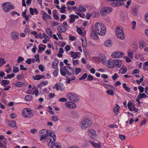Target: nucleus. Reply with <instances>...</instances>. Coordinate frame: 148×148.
<instances>
[{
	"label": "nucleus",
	"mask_w": 148,
	"mask_h": 148,
	"mask_svg": "<svg viewBox=\"0 0 148 148\" xmlns=\"http://www.w3.org/2000/svg\"><path fill=\"white\" fill-rule=\"evenodd\" d=\"M64 70L67 75L70 76L74 75V70L73 68L66 66L64 67Z\"/></svg>",
	"instance_id": "6e6552de"
},
{
	"label": "nucleus",
	"mask_w": 148,
	"mask_h": 148,
	"mask_svg": "<svg viewBox=\"0 0 148 148\" xmlns=\"http://www.w3.org/2000/svg\"><path fill=\"white\" fill-rule=\"evenodd\" d=\"M67 101V99H66L64 97L60 98L58 100L59 101L61 102H66Z\"/></svg>",
	"instance_id": "603ef678"
},
{
	"label": "nucleus",
	"mask_w": 148,
	"mask_h": 148,
	"mask_svg": "<svg viewBox=\"0 0 148 148\" xmlns=\"http://www.w3.org/2000/svg\"><path fill=\"white\" fill-rule=\"evenodd\" d=\"M120 71L121 74H125L127 71V69L125 66L123 65L120 69Z\"/></svg>",
	"instance_id": "4be33fe9"
},
{
	"label": "nucleus",
	"mask_w": 148,
	"mask_h": 148,
	"mask_svg": "<svg viewBox=\"0 0 148 148\" xmlns=\"http://www.w3.org/2000/svg\"><path fill=\"white\" fill-rule=\"evenodd\" d=\"M8 79H10L13 77L15 75V74L12 73L11 74H8L7 75Z\"/></svg>",
	"instance_id": "5fc2aeb1"
},
{
	"label": "nucleus",
	"mask_w": 148,
	"mask_h": 148,
	"mask_svg": "<svg viewBox=\"0 0 148 148\" xmlns=\"http://www.w3.org/2000/svg\"><path fill=\"white\" fill-rule=\"evenodd\" d=\"M113 62L114 64V67L119 68L122 64V61L120 60L114 59L113 60Z\"/></svg>",
	"instance_id": "ddd939ff"
},
{
	"label": "nucleus",
	"mask_w": 148,
	"mask_h": 148,
	"mask_svg": "<svg viewBox=\"0 0 148 148\" xmlns=\"http://www.w3.org/2000/svg\"><path fill=\"white\" fill-rule=\"evenodd\" d=\"M124 56V53L120 51L115 52L111 55L112 57L114 58H120Z\"/></svg>",
	"instance_id": "9b49d317"
},
{
	"label": "nucleus",
	"mask_w": 148,
	"mask_h": 148,
	"mask_svg": "<svg viewBox=\"0 0 148 148\" xmlns=\"http://www.w3.org/2000/svg\"><path fill=\"white\" fill-rule=\"evenodd\" d=\"M71 18L69 20V22L70 23H73L75 21V18L74 17V15L73 14H71L70 16Z\"/></svg>",
	"instance_id": "e433bc0d"
},
{
	"label": "nucleus",
	"mask_w": 148,
	"mask_h": 148,
	"mask_svg": "<svg viewBox=\"0 0 148 148\" xmlns=\"http://www.w3.org/2000/svg\"><path fill=\"white\" fill-rule=\"evenodd\" d=\"M58 11L56 10H54L53 11V16L54 19L56 20H59V18L57 15Z\"/></svg>",
	"instance_id": "5701e85b"
},
{
	"label": "nucleus",
	"mask_w": 148,
	"mask_h": 148,
	"mask_svg": "<svg viewBox=\"0 0 148 148\" xmlns=\"http://www.w3.org/2000/svg\"><path fill=\"white\" fill-rule=\"evenodd\" d=\"M88 75L86 73H84L82 76L79 78V79L80 80L85 79L87 77Z\"/></svg>",
	"instance_id": "58836bf2"
},
{
	"label": "nucleus",
	"mask_w": 148,
	"mask_h": 148,
	"mask_svg": "<svg viewBox=\"0 0 148 148\" xmlns=\"http://www.w3.org/2000/svg\"><path fill=\"white\" fill-rule=\"evenodd\" d=\"M71 55L72 57L73 58V59H75L77 58L78 56V54L77 52L71 51Z\"/></svg>",
	"instance_id": "72a5a7b5"
},
{
	"label": "nucleus",
	"mask_w": 148,
	"mask_h": 148,
	"mask_svg": "<svg viewBox=\"0 0 148 148\" xmlns=\"http://www.w3.org/2000/svg\"><path fill=\"white\" fill-rule=\"evenodd\" d=\"M147 97V95L145 93H139L138 97V99H140L142 98H146Z\"/></svg>",
	"instance_id": "bb28decb"
},
{
	"label": "nucleus",
	"mask_w": 148,
	"mask_h": 148,
	"mask_svg": "<svg viewBox=\"0 0 148 148\" xmlns=\"http://www.w3.org/2000/svg\"><path fill=\"white\" fill-rule=\"evenodd\" d=\"M86 10V9L82 5H80L79 6V12H84Z\"/></svg>",
	"instance_id": "c9c22d12"
},
{
	"label": "nucleus",
	"mask_w": 148,
	"mask_h": 148,
	"mask_svg": "<svg viewBox=\"0 0 148 148\" xmlns=\"http://www.w3.org/2000/svg\"><path fill=\"white\" fill-rule=\"evenodd\" d=\"M123 87L124 88V89L127 92H130V88L129 87H128L126 85L125 83H123Z\"/></svg>",
	"instance_id": "f704fd0d"
},
{
	"label": "nucleus",
	"mask_w": 148,
	"mask_h": 148,
	"mask_svg": "<svg viewBox=\"0 0 148 148\" xmlns=\"http://www.w3.org/2000/svg\"><path fill=\"white\" fill-rule=\"evenodd\" d=\"M144 76H143L139 80H136V82L138 84L141 83L143 80Z\"/></svg>",
	"instance_id": "e2e57ef3"
},
{
	"label": "nucleus",
	"mask_w": 148,
	"mask_h": 148,
	"mask_svg": "<svg viewBox=\"0 0 148 148\" xmlns=\"http://www.w3.org/2000/svg\"><path fill=\"white\" fill-rule=\"evenodd\" d=\"M87 80L88 81H92L93 79V77L90 75H89L87 77Z\"/></svg>",
	"instance_id": "bf43d9fd"
},
{
	"label": "nucleus",
	"mask_w": 148,
	"mask_h": 148,
	"mask_svg": "<svg viewBox=\"0 0 148 148\" xmlns=\"http://www.w3.org/2000/svg\"><path fill=\"white\" fill-rule=\"evenodd\" d=\"M65 105L66 108L70 109L75 108L76 107L75 104L71 101L66 102L65 103Z\"/></svg>",
	"instance_id": "f8f14e48"
},
{
	"label": "nucleus",
	"mask_w": 148,
	"mask_h": 148,
	"mask_svg": "<svg viewBox=\"0 0 148 148\" xmlns=\"http://www.w3.org/2000/svg\"><path fill=\"white\" fill-rule=\"evenodd\" d=\"M112 44V43L110 40H107L105 41L104 45L106 46L110 47Z\"/></svg>",
	"instance_id": "a878e982"
},
{
	"label": "nucleus",
	"mask_w": 148,
	"mask_h": 148,
	"mask_svg": "<svg viewBox=\"0 0 148 148\" xmlns=\"http://www.w3.org/2000/svg\"><path fill=\"white\" fill-rule=\"evenodd\" d=\"M44 76L43 75H37L35 77L32 76V78L35 80H39L42 78H44Z\"/></svg>",
	"instance_id": "aec40b11"
},
{
	"label": "nucleus",
	"mask_w": 148,
	"mask_h": 148,
	"mask_svg": "<svg viewBox=\"0 0 148 148\" xmlns=\"http://www.w3.org/2000/svg\"><path fill=\"white\" fill-rule=\"evenodd\" d=\"M82 71L81 69L80 68H77L75 69L76 74H77Z\"/></svg>",
	"instance_id": "4d7b16f0"
},
{
	"label": "nucleus",
	"mask_w": 148,
	"mask_h": 148,
	"mask_svg": "<svg viewBox=\"0 0 148 148\" xmlns=\"http://www.w3.org/2000/svg\"><path fill=\"white\" fill-rule=\"evenodd\" d=\"M40 45L39 46V47H38L39 50L38 51V52L39 53H40L41 51H44L45 49V47H40Z\"/></svg>",
	"instance_id": "13d9d810"
},
{
	"label": "nucleus",
	"mask_w": 148,
	"mask_h": 148,
	"mask_svg": "<svg viewBox=\"0 0 148 148\" xmlns=\"http://www.w3.org/2000/svg\"><path fill=\"white\" fill-rule=\"evenodd\" d=\"M119 107L117 104H116L114 106L113 109V112L114 114H116V115H117V113L119 112Z\"/></svg>",
	"instance_id": "f3484780"
},
{
	"label": "nucleus",
	"mask_w": 148,
	"mask_h": 148,
	"mask_svg": "<svg viewBox=\"0 0 148 148\" xmlns=\"http://www.w3.org/2000/svg\"><path fill=\"white\" fill-rule=\"evenodd\" d=\"M91 124L92 121L91 119L85 118L82 120L79 125L81 129L82 130H84L89 127Z\"/></svg>",
	"instance_id": "f03ea898"
},
{
	"label": "nucleus",
	"mask_w": 148,
	"mask_h": 148,
	"mask_svg": "<svg viewBox=\"0 0 148 148\" xmlns=\"http://www.w3.org/2000/svg\"><path fill=\"white\" fill-rule=\"evenodd\" d=\"M6 144L4 143L3 144L0 143V148H7Z\"/></svg>",
	"instance_id": "052dcab7"
},
{
	"label": "nucleus",
	"mask_w": 148,
	"mask_h": 148,
	"mask_svg": "<svg viewBox=\"0 0 148 148\" xmlns=\"http://www.w3.org/2000/svg\"><path fill=\"white\" fill-rule=\"evenodd\" d=\"M132 28L133 29H135L136 26V23L135 21H133L132 23Z\"/></svg>",
	"instance_id": "864d4df0"
},
{
	"label": "nucleus",
	"mask_w": 148,
	"mask_h": 148,
	"mask_svg": "<svg viewBox=\"0 0 148 148\" xmlns=\"http://www.w3.org/2000/svg\"><path fill=\"white\" fill-rule=\"evenodd\" d=\"M10 2H6L3 4L2 8L5 12H9L11 10L14 8L13 5H10Z\"/></svg>",
	"instance_id": "39448f33"
},
{
	"label": "nucleus",
	"mask_w": 148,
	"mask_h": 148,
	"mask_svg": "<svg viewBox=\"0 0 148 148\" xmlns=\"http://www.w3.org/2000/svg\"><path fill=\"white\" fill-rule=\"evenodd\" d=\"M12 39L13 40H17L19 38V33L16 32H13L11 33Z\"/></svg>",
	"instance_id": "4468645a"
},
{
	"label": "nucleus",
	"mask_w": 148,
	"mask_h": 148,
	"mask_svg": "<svg viewBox=\"0 0 148 148\" xmlns=\"http://www.w3.org/2000/svg\"><path fill=\"white\" fill-rule=\"evenodd\" d=\"M88 136L93 139L94 137V136H95V131L93 129H90L88 132Z\"/></svg>",
	"instance_id": "2eb2a0df"
},
{
	"label": "nucleus",
	"mask_w": 148,
	"mask_h": 148,
	"mask_svg": "<svg viewBox=\"0 0 148 148\" xmlns=\"http://www.w3.org/2000/svg\"><path fill=\"white\" fill-rule=\"evenodd\" d=\"M52 141V139H50L49 142L48 143L47 145L51 148H62V146L60 143H54Z\"/></svg>",
	"instance_id": "423d86ee"
},
{
	"label": "nucleus",
	"mask_w": 148,
	"mask_h": 148,
	"mask_svg": "<svg viewBox=\"0 0 148 148\" xmlns=\"http://www.w3.org/2000/svg\"><path fill=\"white\" fill-rule=\"evenodd\" d=\"M95 29L99 35L103 36L106 32V27L104 24L101 23H97L95 24Z\"/></svg>",
	"instance_id": "f257e3e1"
},
{
	"label": "nucleus",
	"mask_w": 148,
	"mask_h": 148,
	"mask_svg": "<svg viewBox=\"0 0 148 148\" xmlns=\"http://www.w3.org/2000/svg\"><path fill=\"white\" fill-rule=\"evenodd\" d=\"M115 33L117 37L121 39H123L125 36L123 31V29L120 26L117 27L115 29Z\"/></svg>",
	"instance_id": "7ed1b4c3"
},
{
	"label": "nucleus",
	"mask_w": 148,
	"mask_h": 148,
	"mask_svg": "<svg viewBox=\"0 0 148 148\" xmlns=\"http://www.w3.org/2000/svg\"><path fill=\"white\" fill-rule=\"evenodd\" d=\"M112 11V9L110 7L103 8L100 10L101 14L102 15H104L106 14L110 13Z\"/></svg>",
	"instance_id": "1a4fd4ad"
},
{
	"label": "nucleus",
	"mask_w": 148,
	"mask_h": 148,
	"mask_svg": "<svg viewBox=\"0 0 148 148\" xmlns=\"http://www.w3.org/2000/svg\"><path fill=\"white\" fill-rule=\"evenodd\" d=\"M38 68L42 72L44 71V66L42 65H40L38 66Z\"/></svg>",
	"instance_id": "774afa93"
},
{
	"label": "nucleus",
	"mask_w": 148,
	"mask_h": 148,
	"mask_svg": "<svg viewBox=\"0 0 148 148\" xmlns=\"http://www.w3.org/2000/svg\"><path fill=\"white\" fill-rule=\"evenodd\" d=\"M46 31L47 34L51 37H52V33L51 29L49 28H47L46 29Z\"/></svg>",
	"instance_id": "2f4dec72"
},
{
	"label": "nucleus",
	"mask_w": 148,
	"mask_h": 148,
	"mask_svg": "<svg viewBox=\"0 0 148 148\" xmlns=\"http://www.w3.org/2000/svg\"><path fill=\"white\" fill-rule=\"evenodd\" d=\"M124 58L125 59L126 61L127 62L129 63L132 61V60H131V59H130V58L127 56L124 57Z\"/></svg>",
	"instance_id": "338daca9"
},
{
	"label": "nucleus",
	"mask_w": 148,
	"mask_h": 148,
	"mask_svg": "<svg viewBox=\"0 0 148 148\" xmlns=\"http://www.w3.org/2000/svg\"><path fill=\"white\" fill-rule=\"evenodd\" d=\"M90 143L92 145V146L96 148L101 147V145L99 143H96L92 141H90Z\"/></svg>",
	"instance_id": "7c9ffc66"
},
{
	"label": "nucleus",
	"mask_w": 148,
	"mask_h": 148,
	"mask_svg": "<svg viewBox=\"0 0 148 148\" xmlns=\"http://www.w3.org/2000/svg\"><path fill=\"white\" fill-rule=\"evenodd\" d=\"M50 136L51 137V138H48V140H50V139H52V141H53V142H55L56 141V135H53L52 134Z\"/></svg>",
	"instance_id": "a18cd8bd"
},
{
	"label": "nucleus",
	"mask_w": 148,
	"mask_h": 148,
	"mask_svg": "<svg viewBox=\"0 0 148 148\" xmlns=\"http://www.w3.org/2000/svg\"><path fill=\"white\" fill-rule=\"evenodd\" d=\"M24 60V58L21 56L18 57V59L17 60V62L18 63H20L22 62Z\"/></svg>",
	"instance_id": "8fccbe9b"
},
{
	"label": "nucleus",
	"mask_w": 148,
	"mask_h": 148,
	"mask_svg": "<svg viewBox=\"0 0 148 148\" xmlns=\"http://www.w3.org/2000/svg\"><path fill=\"white\" fill-rule=\"evenodd\" d=\"M39 134H40V140L45 139L48 136V134H47V130H41Z\"/></svg>",
	"instance_id": "9d476101"
},
{
	"label": "nucleus",
	"mask_w": 148,
	"mask_h": 148,
	"mask_svg": "<svg viewBox=\"0 0 148 148\" xmlns=\"http://www.w3.org/2000/svg\"><path fill=\"white\" fill-rule=\"evenodd\" d=\"M138 89L139 90L140 92L141 93L143 92L144 91V88L141 86H140L138 87Z\"/></svg>",
	"instance_id": "680f3d73"
},
{
	"label": "nucleus",
	"mask_w": 148,
	"mask_h": 148,
	"mask_svg": "<svg viewBox=\"0 0 148 148\" xmlns=\"http://www.w3.org/2000/svg\"><path fill=\"white\" fill-rule=\"evenodd\" d=\"M6 63V61L5 59L3 58H0V67Z\"/></svg>",
	"instance_id": "473e14b6"
},
{
	"label": "nucleus",
	"mask_w": 148,
	"mask_h": 148,
	"mask_svg": "<svg viewBox=\"0 0 148 148\" xmlns=\"http://www.w3.org/2000/svg\"><path fill=\"white\" fill-rule=\"evenodd\" d=\"M59 87H60V86H59L58 84H56L53 87V88L56 89L57 90H59Z\"/></svg>",
	"instance_id": "6e6d98bb"
},
{
	"label": "nucleus",
	"mask_w": 148,
	"mask_h": 148,
	"mask_svg": "<svg viewBox=\"0 0 148 148\" xmlns=\"http://www.w3.org/2000/svg\"><path fill=\"white\" fill-rule=\"evenodd\" d=\"M8 123L10 126L12 127H15L16 125V122L14 120L9 121L8 122Z\"/></svg>",
	"instance_id": "b1692460"
},
{
	"label": "nucleus",
	"mask_w": 148,
	"mask_h": 148,
	"mask_svg": "<svg viewBox=\"0 0 148 148\" xmlns=\"http://www.w3.org/2000/svg\"><path fill=\"white\" fill-rule=\"evenodd\" d=\"M95 30H93L92 31L91 34V36L92 38L95 40H97L98 38V36Z\"/></svg>",
	"instance_id": "dca6fc26"
},
{
	"label": "nucleus",
	"mask_w": 148,
	"mask_h": 148,
	"mask_svg": "<svg viewBox=\"0 0 148 148\" xmlns=\"http://www.w3.org/2000/svg\"><path fill=\"white\" fill-rule=\"evenodd\" d=\"M57 30L60 32H65L66 31V29L62 25L59 26L57 28Z\"/></svg>",
	"instance_id": "6ab92c4d"
},
{
	"label": "nucleus",
	"mask_w": 148,
	"mask_h": 148,
	"mask_svg": "<svg viewBox=\"0 0 148 148\" xmlns=\"http://www.w3.org/2000/svg\"><path fill=\"white\" fill-rule=\"evenodd\" d=\"M48 83L47 81L42 82L40 84L38 85V87L40 88V90H42V86L47 85Z\"/></svg>",
	"instance_id": "cd10ccee"
},
{
	"label": "nucleus",
	"mask_w": 148,
	"mask_h": 148,
	"mask_svg": "<svg viewBox=\"0 0 148 148\" xmlns=\"http://www.w3.org/2000/svg\"><path fill=\"white\" fill-rule=\"evenodd\" d=\"M128 55L131 59H132L133 57V53L131 52L130 51L128 52Z\"/></svg>",
	"instance_id": "0e129e2a"
},
{
	"label": "nucleus",
	"mask_w": 148,
	"mask_h": 148,
	"mask_svg": "<svg viewBox=\"0 0 148 148\" xmlns=\"http://www.w3.org/2000/svg\"><path fill=\"white\" fill-rule=\"evenodd\" d=\"M106 92L107 94L111 95H114V92L112 90H106Z\"/></svg>",
	"instance_id": "c03bdc74"
},
{
	"label": "nucleus",
	"mask_w": 148,
	"mask_h": 148,
	"mask_svg": "<svg viewBox=\"0 0 148 148\" xmlns=\"http://www.w3.org/2000/svg\"><path fill=\"white\" fill-rule=\"evenodd\" d=\"M85 37H84L83 39L82 38V45L84 47H86L87 45V41L86 39H85Z\"/></svg>",
	"instance_id": "ea45409f"
},
{
	"label": "nucleus",
	"mask_w": 148,
	"mask_h": 148,
	"mask_svg": "<svg viewBox=\"0 0 148 148\" xmlns=\"http://www.w3.org/2000/svg\"><path fill=\"white\" fill-rule=\"evenodd\" d=\"M139 45L140 48L142 49L146 46V43L143 41H140L139 43Z\"/></svg>",
	"instance_id": "393cba45"
},
{
	"label": "nucleus",
	"mask_w": 148,
	"mask_h": 148,
	"mask_svg": "<svg viewBox=\"0 0 148 148\" xmlns=\"http://www.w3.org/2000/svg\"><path fill=\"white\" fill-rule=\"evenodd\" d=\"M47 134H48V136H50L52 134L53 135H55V134L53 131L50 130H47Z\"/></svg>",
	"instance_id": "79ce46f5"
},
{
	"label": "nucleus",
	"mask_w": 148,
	"mask_h": 148,
	"mask_svg": "<svg viewBox=\"0 0 148 148\" xmlns=\"http://www.w3.org/2000/svg\"><path fill=\"white\" fill-rule=\"evenodd\" d=\"M34 94H35L36 96H38L39 94L38 90H34L33 93L32 94V95H34Z\"/></svg>",
	"instance_id": "69168bd1"
},
{
	"label": "nucleus",
	"mask_w": 148,
	"mask_h": 148,
	"mask_svg": "<svg viewBox=\"0 0 148 148\" xmlns=\"http://www.w3.org/2000/svg\"><path fill=\"white\" fill-rule=\"evenodd\" d=\"M66 79H68V80L66 81L67 83L69 84L71 81L75 79V77L74 76H73L70 78H69L68 77H66Z\"/></svg>",
	"instance_id": "c756f323"
},
{
	"label": "nucleus",
	"mask_w": 148,
	"mask_h": 148,
	"mask_svg": "<svg viewBox=\"0 0 148 148\" xmlns=\"http://www.w3.org/2000/svg\"><path fill=\"white\" fill-rule=\"evenodd\" d=\"M31 109L29 108H25L22 112L23 116L25 118H28L31 114Z\"/></svg>",
	"instance_id": "0eeeda50"
},
{
	"label": "nucleus",
	"mask_w": 148,
	"mask_h": 148,
	"mask_svg": "<svg viewBox=\"0 0 148 148\" xmlns=\"http://www.w3.org/2000/svg\"><path fill=\"white\" fill-rule=\"evenodd\" d=\"M25 99L27 101H29L32 99V97L30 95H27L25 97Z\"/></svg>",
	"instance_id": "49530a36"
},
{
	"label": "nucleus",
	"mask_w": 148,
	"mask_h": 148,
	"mask_svg": "<svg viewBox=\"0 0 148 148\" xmlns=\"http://www.w3.org/2000/svg\"><path fill=\"white\" fill-rule=\"evenodd\" d=\"M51 119L52 120L54 121H56L58 120V117L55 115L51 116Z\"/></svg>",
	"instance_id": "37998d69"
},
{
	"label": "nucleus",
	"mask_w": 148,
	"mask_h": 148,
	"mask_svg": "<svg viewBox=\"0 0 148 148\" xmlns=\"http://www.w3.org/2000/svg\"><path fill=\"white\" fill-rule=\"evenodd\" d=\"M1 83L2 86L5 87L6 85L10 83V81L9 80L2 79Z\"/></svg>",
	"instance_id": "412c9836"
},
{
	"label": "nucleus",
	"mask_w": 148,
	"mask_h": 148,
	"mask_svg": "<svg viewBox=\"0 0 148 148\" xmlns=\"http://www.w3.org/2000/svg\"><path fill=\"white\" fill-rule=\"evenodd\" d=\"M23 83L22 82H18L16 83L15 85L16 86L18 87H20L22 86L23 85Z\"/></svg>",
	"instance_id": "09e8293b"
},
{
	"label": "nucleus",
	"mask_w": 148,
	"mask_h": 148,
	"mask_svg": "<svg viewBox=\"0 0 148 148\" xmlns=\"http://www.w3.org/2000/svg\"><path fill=\"white\" fill-rule=\"evenodd\" d=\"M41 13L43 16L46 18H47L50 19L51 18V17L49 15H48L44 11H42L41 12Z\"/></svg>",
	"instance_id": "c85d7f7f"
},
{
	"label": "nucleus",
	"mask_w": 148,
	"mask_h": 148,
	"mask_svg": "<svg viewBox=\"0 0 148 148\" xmlns=\"http://www.w3.org/2000/svg\"><path fill=\"white\" fill-rule=\"evenodd\" d=\"M62 68H60V73L61 75H63L64 76H65L66 75V73L65 71Z\"/></svg>",
	"instance_id": "4c0bfd02"
},
{
	"label": "nucleus",
	"mask_w": 148,
	"mask_h": 148,
	"mask_svg": "<svg viewBox=\"0 0 148 148\" xmlns=\"http://www.w3.org/2000/svg\"><path fill=\"white\" fill-rule=\"evenodd\" d=\"M13 72L14 73H16L18 72L19 70L18 69V68L17 67H16L15 66H13Z\"/></svg>",
	"instance_id": "de8ad7c7"
},
{
	"label": "nucleus",
	"mask_w": 148,
	"mask_h": 148,
	"mask_svg": "<svg viewBox=\"0 0 148 148\" xmlns=\"http://www.w3.org/2000/svg\"><path fill=\"white\" fill-rule=\"evenodd\" d=\"M58 61L57 59H55L52 64V66H57L58 64Z\"/></svg>",
	"instance_id": "a19ab883"
},
{
	"label": "nucleus",
	"mask_w": 148,
	"mask_h": 148,
	"mask_svg": "<svg viewBox=\"0 0 148 148\" xmlns=\"http://www.w3.org/2000/svg\"><path fill=\"white\" fill-rule=\"evenodd\" d=\"M107 63V66L108 68H113L114 67V64L113 62H112L110 60H108Z\"/></svg>",
	"instance_id": "a211bd4d"
},
{
	"label": "nucleus",
	"mask_w": 148,
	"mask_h": 148,
	"mask_svg": "<svg viewBox=\"0 0 148 148\" xmlns=\"http://www.w3.org/2000/svg\"><path fill=\"white\" fill-rule=\"evenodd\" d=\"M132 103L130 102H129L127 104V107L129 110L130 111H132Z\"/></svg>",
	"instance_id": "3c124183"
},
{
	"label": "nucleus",
	"mask_w": 148,
	"mask_h": 148,
	"mask_svg": "<svg viewBox=\"0 0 148 148\" xmlns=\"http://www.w3.org/2000/svg\"><path fill=\"white\" fill-rule=\"evenodd\" d=\"M66 96L69 100L74 102L79 101V98L76 94L69 92L67 93Z\"/></svg>",
	"instance_id": "20e7f679"
}]
</instances>
